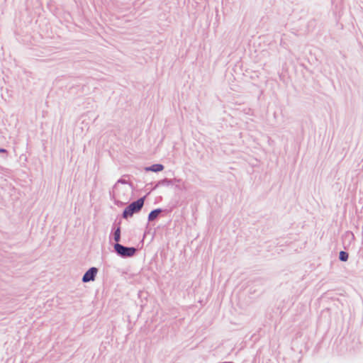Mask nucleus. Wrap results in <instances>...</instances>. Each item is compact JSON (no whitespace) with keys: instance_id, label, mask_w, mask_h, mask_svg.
Segmentation results:
<instances>
[{"instance_id":"obj_1","label":"nucleus","mask_w":363,"mask_h":363,"mask_svg":"<svg viewBox=\"0 0 363 363\" xmlns=\"http://www.w3.org/2000/svg\"><path fill=\"white\" fill-rule=\"evenodd\" d=\"M144 204V199L141 198L136 201L128 205L123 211V217L127 218L133 216V213L138 212Z\"/></svg>"},{"instance_id":"obj_2","label":"nucleus","mask_w":363,"mask_h":363,"mask_svg":"<svg viewBox=\"0 0 363 363\" xmlns=\"http://www.w3.org/2000/svg\"><path fill=\"white\" fill-rule=\"evenodd\" d=\"M114 248L117 253L123 257H131L135 252L134 247H126L118 243L115 245Z\"/></svg>"},{"instance_id":"obj_3","label":"nucleus","mask_w":363,"mask_h":363,"mask_svg":"<svg viewBox=\"0 0 363 363\" xmlns=\"http://www.w3.org/2000/svg\"><path fill=\"white\" fill-rule=\"evenodd\" d=\"M97 273V269L95 267H91L89 269L84 275L82 278V281L84 282H88L89 281H93L94 277Z\"/></svg>"},{"instance_id":"obj_4","label":"nucleus","mask_w":363,"mask_h":363,"mask_svg":"<svg viewBox=\"0 0 363 363\" xmlns=\"http://www.w3.org/2000/svg\"><path fill=\"white\" fill-rule=\"evenodd\" d=\"M160 212H161L160 209H156V210H154L152 212H150V213L149 214V216H148L149 220H155L158 216V215L160 213Z\"/></svg>"},{"instance_id":"obj_5","label":"nucleus","mask_w":363,"mask_h":363,"mask_svg":"<svg viewBox=\"0 0 363 363\" xmlns=\"http://www.w3.org/2000/svg\"><path fill=\"white\" fill-rule=\"evenodd\" d=\"M150 170L153 172H159L163 169V166L162 164H154L150 168Z\"/></svg>"},{"instance_id":"obj_6","label":"nucleus","mask_w":363,"mask_h":363,"mask_svg":"<svg viewBox=\"0 0 363 363\" xmlns=\"http://www.w3.org/2000/svg\"><path fill=\"white\" fill-rule=\"evenodd\" d=\"M348 259V254L344 251H341L340 252V259L341 261L345 262Z\"/></svg>"},{"instance_id":"obj_7","label":"nucleus","mask_w":363,"mask_h":363,"mask_svg":"<svg viewBox=\"0 0 363 363\" xmlns=\"http://www.w3.org/2000/svg\"><path fill=\"white\" fill-rule=\"evenodd\" d=\"M120 235H121L120 228H117V230H116V232L114 233V240L116 242H118L120 240Z\"/></svg>"},{"instance_id":"obj_8","label":"nucleus","mask_w":363,"mask_h":363,"mask_svg":"<svg viewBox=\"0 0 363 363\" xmlns=\"http://www.w3.org/2000/svg\"><path fill=\"white\" fill-rule=\"evenodd\" d=\"M5 151H6V150H4V149L0 150V152H5Z\"/></svg>"}]
</instances>
